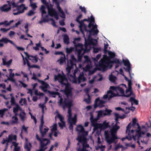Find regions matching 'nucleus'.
<instances>
[{
  "instance_id": "obj_2",
  "label": "nucleus",
  "mask_w": 151,
  "mask_h": 151,
  "mask_svg": "<svg viewBox=\"0 0 151 151\" xmlns=\"http://www.w3.org/2000/svg\"><path fill=\"white\" fill-rule=\"evenodd\" d=\"M114 63L121 65L122 62L119 59H115L113 60H111L108 58L106 59H101L99 62L98 69L99 70L104 72L107 70L108 67L109 68H111L112 66L111 64Z\"/></svg>"
},
{
  "instance_id": "obj_59",
  "label": "nucleus",
  "mask_w": 151,
  "mask_h": 151,
  "mask_svg": "<svg viewBox=\"0 0 151 151\" xmlns=\"http://www.w3.org/2000/svg\"><path fill=\"white\" fill-rule=\"evenodd\" d=\"M11 105H16L17 104H16V103L15 101V99L14 97H12L11 98Z\"/></svg>"
},
{
  "instance_id": "obj_7",
  "label": "nucleus",
  "mask_w": 151,
  "mask_h": 151,
  "mask_svg": "<svg viewBox=\"0 0 151 151\" xmlns=\"http://www.w3.org/2000/svg\"><path fill=\"white\" fill-rule=\"evenodd\" d=\"M91 44L94 45L93 41L92 40H85L84 45L85 48L84 51L83 52V54L88 53L90 50L91 49L90 45Z\"/></svg>"
},
{
  "instance_id": "obj_30",
  "label": "nucleus",
  "mask_w": 151,
  "mask_h": 151,
  "mask_svg": "<svg viewBox=\"0 0 151 151\" xmlns=\"http://www.w3.org/2000/svg\"><path fill=\"white\" fill-rule=\"evenodd\" d=\"M25 115L26 114L24 112H21L19 115V117L22 122H24L25 120Z\"/></svg>"
},
{
  "instance_id": "obj_62",
  "label": "nucleus",
  "mask_w": 151,
  "mask_h": 151,
  "mask_svg": "<svg viewBox=\"0 0 151 151\" xmlns=\"http://www.w3.org/2000/svg\"><path fill=\"white\" fill-rule=\"evenodd\" d=\"M8 4H10L11 5H11L12 6V7H17V5H17V4L15 3V2L13 1H12L10 3H9Z\"/></svg>"
},
{
  "instance_id": "obj_5",
  "label": "nucleus",
  "mask_w": 151,
  "mask_h": 151,
  "mask_svg": "<svg viewBox=\"0 0 151 151\" xmlns=\"http://www.w3.org/2000/svg\"><path fill=\"white\" fill-rule=\"evenodd\" d=\"M48 92L49 94L50 97L55 98L56 96H58V97L60 98L59 101L58 102L59 105L61 106V105H62L63 104L64 100H63L61 95L59 92H58L52 91H48Z\"/></svg>"
},
{
  "instance_id": "obj_29",
  "label": "nucleus",
  "mask_w": 151,
  "mask_h": 151,
  "mask_svg": "<svg viewBox=\"0 0 151 151\" xmlns=\"http://www.w3.org/2000/svg\"><path fill=\"white\" fill-rule=\"evenodd\" d=\"M82 52L79 51L78 52H76L77 53V56L78 60L79 61H81V60L82 58L83 57V55L85 54L83 53V52L81 54Z\"/></svg>"
},
{
  "instance_id": "obj_49",
  "label": "nucleus",
  "mask_w": 151,
  "mask_h": 151,
  "mask_svg": "<svg viewBox=\"0 0 151 151\" xmlns=\"http://www.w3.org/2000/svg\"><path fill=\"white\" fill-rule=\"evenodd\" d=\"M85 60V61L87 63H91V61L90 59L88 57L87 55H85L84 57Z\"/></svg>"
},
{
  "instance_id": "obj_63",
  "label": "nucleus",
  "mask_w": 151,
  "mask_h": 151,
  "mask_svg": "<svg viewBox=\"0 0 151 151\" xmlns=\"http://www.w3.org/2000/svg\"><path fill=\"white\" fill-rule=\"evenodd\" d=\"M58 117L59 119L61 122L64 121H63V120L64 119V118L60 114H58Z\"/></svg>"
},
{
  "instance_id": "obj_40",
  "label": "nucleus",
  "mask_w": 151,
  "mask_h": 151,
  "mask_svg": "<svg viewBox=\"0 0 151 151\" xmlns=\"http://www.w3.org/2000/svg\"><path fill=\"white\" fill-rule=\"evenodd\" d=\"M131 123H130L127 127V129L126 131V133H127L128 132V135L129 134L130 129L131 128Z\"/></svg>"
},
{
  "instance_id": "obj_48",
  "label": "nucleus",
  "mask_w": 151,
  "mask_h": 151,
  "mask_svg": "<svg viewBox=\"0 0 151 151\" xmlns=\"http://www.w3.org/2000/svg\"><path fill=\"white\" fill-rule=\"evenodd\" d=\"M108 55L111 58H114L115 56V53L111 51L108 52Z\"/></svg>"
},
{
  "instance_id": "obj_27",
  "label": "nucleus",
  "mask_w": 151,
  "mask_h": 151,
  "mask_svg": "<svg viewBox=\"0 0 151 151\" xmlns=\"http://www.w3.org/2000/svg\"><path fill=\"white\" fill-rule=\"evenodd\" d=\"M8 138L10 141H12L13 140L16 141L17 136L16 135H13L12 134H11L8 136Z\"/></svg>"
},
{
  "instance_id": "obj_33",
  "label": "nucleus",
  "mask_w": 151,
  "mask_h": 151,
  "mask_svg": "<svg viewBox=\"0 0 151 151\" xmlns=\"http://www.w3.org/2000/svg\"><path fill=\"white\" fill-rule=\"evenodd\" d=\"M122 62L124 65L125 66H127L130 65V63L128 59L124 60L123 59L122 60Z\"/></svg>"
},
{
  "instance_id": "obj_18",
  "label": "nucleus",
  "mask_w": 151,
  "mask_h": 151,
  "mask_svg": "<svg viewBox=\"0 0 151 151\" xmlns=\"http://www.w3.org/2000/svg\"><path fill=\"white\" fill-rule=\"evenodd\" d=\"M119 128V126H116V125H114L110 129L111 133L115 134Z\"/></svg>"
},
{
  "instance_id": "obj_53",
  "label": "nucleus",
  "mask_w": 151,
  "mask_h": 151,
  "mask_svg": "<svg viewBox=\"0 0 151 151\" xmlns=\"http://www.w3.org/2000/svg\"><path fill=\"white\" fill-rule=\"evenodd\" d=\"M35 14V12L32 10H30L27 14V15L28 16H31L34 15Z\"/></svg>"
},
{
  "instance_id": "obj_16",
  "label": "nucleus",
  "mask_w": 151,
  "mask_h": 151,
  "mask_svg": "<svg viewBox=\"0 0 151 151\" xmlns=\"http://www.w3.org/2000/svg\"><path fill=\"white\" fill-rule=\"evenodd\" d=\"M68 121L70 124H72L74 125H76L77 121V115L76 114H75L73 118H72V116H71L70 118L69 117H68Z\"/></svg>"
},
{
  "instance_id": "obj_28",
  "label": "nucleus",
  "mask_w": 151,
  "mask_h": 151,
  "mask_svg": "<svg viewBox=\"0 0 151 151\" xmlns=\"http://www.w3.org/2000/svg\"><path fill=\"white\" fill-rule=\"evenodd\" d=\"M99 103H98L99 107L101 108L104 106V104H105L106 102V101H104L103 100H100L99 101Z\"/></svg>"
},
{
  "instance_id": "obj_58",
  "label": "nucleus",
  "mask_w": 151,
  "mask_h": 151,
  "mask_svg": "<svg viewBox=\"0 0 151 151\" xmlns=\"http://www.w3.org/2000/svg\"><path fill=\"white\" fill-rule=\"evenodd\" d=\"M128 82V90H129L130 89H132V81L131 80H129Z\"/></svg>"
},
{
  "instance_id": "obj_46",
  "label": "nucleus",
  "mask_w": 151,
  "mask_h": 151,
  "mask_svg": "<svg viewBox=\"0 0 151 151\" xmlns=\"http://www.w3.org/2000/svg\"><path fill=\"white\" fill-rule=\"evenodd\" d=\"M99 101V98H98L96 99L95 101V104L94 105V108H96L97 107H99L98 104H97V102Z\"/></svg>"
},
{
  "instance_id": "obj_17",
  "label": "nucleus",
  "mask_w": 151,
  "mask_h": 151,
  "mask_svg": "<svg viewBox=\"0 0 151 151\" xmlns=\"http://www.w3.org/2000/svg\"><path fill=\"white\" fill-rule=\"evenodd\" d=\"M42 83V86L40 87L42 90L44 92H46L47 91V89L49 86L47 83L43 81H41Z\"/></svg>"
},
{
  "instance_id": "obj_37",
  "label": "nucleus",
  "mask_w": 151,
  "mask_h": 151,
  "mask_svg": "<svg viewBox=\"0 0 151 151\" xmlns=\"http://www.w3.org/2000/svg\"><path fill=\"white\" fill-rule=\"evenodd\" d=\"M61 123L59 122L58 125L61 129H63L64 127L65 126V124L64 121L61 122Z\"/></svg>"
},
{
  "instance_id": "obj_54",
  "label": "nucleus",
  "mask_w": 151,
  "mask_h": 151,
  "mask_svg": "<svg viewBox=\"0 0 151 151\" xmlns=\"http://www.w3.org/2000/svg\"><path fill=\"white\" fill-rule=\"evenodd\" d=\"M83 20H81L80 21V23H78L79 24H80V30L81 32H82V34H83L84 35V32L83 31V30L81 26L84 24V22H83Z\"/></svg>"
},
{
  "instance_id": "obj_52",
  "label": "nucleus",
  "mask_w": 151,
  "mask_h": 151,
  "mask_svg": "<svg viewBox=\"0 0 151 151\" xmlns=\"http://www.w3.org/2000/svg\"><path fill=\"white\" fill-rule=\"evenodd\" d=\"M101 48L100 47L93 48V52L94 53H96L101 50Z\"/></svg>"
},
{
  "instance_id": "obj_36",
  "label": "nucleus",
  "mask_w": 151,
  "mask_h": 151,
  "mask_svg": "<svg viewBox=\"0 0 151 151\" xmlns=\"http://www.w3.org/2000/svg\"><path fill=\"white\" fill-rule=\"evenodd\" d=\"M40 10L42 12V16L43 17V15L46 13V12L45 10V8L44 6L42 5L40 8Z\"/></svg>"
},
{
  "instance_id": "obj_11",
  "label": "nucleus",
  "mask_w": 151,
  "mask_h": 151,
  "mask_svg": "<svg viewBox=\"0 0 151 151\" xmlns=\"http://www.w3.org/2000/svg\"><path fill=\"white\" fill-rule=\"evenodd\" d=\"M74 79L73 82L75 83H77L78 82V84H80L81 82H84L86 80V78L84 77L83 74L81 73L79 75L77 79L76 76L75 78L74 77Z\"/></svg>"
},
{
  "instance_id": "obj_31",
  "label": "nucleus",
  "mask_w": 151,
  "mask_h": 151,
  "mask_svg": "<svg viewBox=\"0 0 151 151\" xmlns=\"http://www.w3.org/2000/svg\"><path fill=\"white\" fill-rule=\"evenodd\" d=\"M65 55H64L63 56L60 57V59L58 60V61H60V65H62L65 62Z\"/></svg>"
},
{
  "instance_id": "obj_9",
  "label": "nucleus",
  "mask_w": 151,
  "mask_h": 151,
  "mask_svg": "<svg viewBox=\"0 0 151 151\" xmlns=\"http://www.w3.org/2000/svg\"><path fill=\"white\" fill-rule=\"evenodd\" d=\"M41 124L39 127V130L40 133L41 134L42 137H43L46 134V133L48 132L49 129L47 127L44 129V131L42 130L43 129V125L44 124V122L43 121V116H42V118L41 120Z\"/></svg>"
},
{
  "instance_id": "obj_60",
  "label": "nucleus",
  "mask_w": 151,
  "mask_h": 151,
  "mask_svg": "<svg viewBox=\"0 0 151 151\" xmlns=\"http://www.w3.org/2000/svg\"><path fill=\"white\" fill-rule=\"evenodd\" d=\"M118 88V86H110V89L111 90H113L114 91H117V89Z\"/></svg>"
},
{
  "instance_id": "obj_39",
  "label": "nucleus",
  "mask_w": 151,
  "mask_h": 151,
  "mask_svg": "<svg viewBox=\"0 0 151 151\" xmlns=\"http://www.w3.org/2000/svg\"><path fill=\"white\" fill-rule=\"evenodd\" d=\"M7 110L6 109L0 110V116L1 118H3L4 113Z\"/></svg>"
},
{
  "instance_id": "obj_4",
  "label": "nucleus",
  "mask_w": 151,
  "mask_h": 151,
  "mask_svg": "<svg viewBox=\"0 0 151 151\" xmlns=\"http://www.w3.org/2000/svg\"><path fill=\"white\" fill-rule=\"evenodd\" d=\"M98 120L97 118H94L93 116L92 113L90 114V120L91 122V125L94 127L93 130L94 131L97 130L98 128H100L99 126L100 124L97 123Z\"/></svg>"
},
{
  "instance_id": "obj_25",
  "label": "nucleus",
  "mask_w": 151,
  "mask_h": 151,
  "mask_svg": "<svg viewBox=\"0 0 151 151\" xmlns=\"http://www.w3.org/2000/svg\"><path fill=\"white\" fill-rule=\"evenodd\" d=\"M108 91V94L109 95V97L108 100H109L110 99L116 96V94L113 92L111 90H109Z\"/></svg>"
},
{
  "instance_id": "obj_26",
  "label": "nucleus",
  "mask_w": 151,
  "mask_h": 151,
  "mask_svg": "<svg viewBox=\"0 0 151 151\" xmlns=\"http://www.w3.org/2000/svg\"><path fill=\"white\" fill-rule=\"evenodd\" d=\"M32 147V145L30 143H29L28 144L27 143L24 146V148L27 151H30Z\"/></svg>"
},
{
  "instance_id": "obj_57",
  "label": "nucleus",
  "mask_w": 151,
  "mask_h": 151,
  "mask_svg": "<svg viewBox=\"0 0 151 151\" xmlns=\"http://www.w3.org/2000/svg\"><path fill=\"white\" fill-rule=\"evenodd\" d=\"M30 6L32 7L33 10H35L36 8L37 7L36 3H33L30 4Z\"/></svg>"
},
{
  "instance_id": "obj_38",
  "label": "nucleus",
  "mask_w": 151,
  "mask_h": 151,
  "mask_svg": "<svg viewBox=\"0 0 151 151\" xmlns=\"http://www.w3.org/2000/svg\"><path fill=\"white\" fill-rule=\"evenodd\" d=\"M14 73H12V74H10V73H9V78H8V80H10V81L14 82L15 81V80L13 79V77L14 76Z\"/></svg>"
},
{
  "instance_id": "obj_45",
  "label": "nucleus",
  "mask_w": 151,
  "mask_h": 151,
  "mask_svg": "<svg viewBox=\"0 0 151 151\" xmlns=\"http://www.w3.org/2000/svg\"><path fill=\"white\" fill-rule=\"evenodd\" d=\"M57 130V125L56 124H54L53 127L51 129V132L53 133Z\"/></svg>"
},
{
  "instance_id": "obj_56",
  "label": "nucleus",
  "mask_w": 151,
  "mask_h": 151,
  "mask_svg": "<svg viewBox=\"0 0 151 151\" xmlns=\"http://www.w3.org/2000/svg\"><path fill=\"white\" fill-rule=\"evenodd\" d=\"M41 1L42 3L47 7L49 6L48 2H47L46 0H41Z\"/></svg>"
},
{
  "instance_id": "obj_55",
  "label": "nucleus",
  "mask_w": 151,
  "mask_h": 151,
  "mask_svg": "<svg viewBox=\"0 0 151 151\" xmlns=\"http://www.w3.org/2000/svg\"><path fill=\"white\" fill-rule=\"evenodd\" d=\"M12 118L14 120L12 121L13 123H16L18 122V119L16 116H13Z\"/></svg>"
},
{
  "instance_id": "obj_8",
  "label": "nucleus",
  "mask_w": 151,
  "mask_h": 151,
  "mask_svg": "<svg viewBox=\"0 0 151 151\" xmlns=\"http://www.w3.org/2000/svg\"><path fill=\"white\" fill-rule=\"evenodd\" d=\"M17 9H18L17 12L13 13V15H17L20 14L24 13L25 10L27 9V7L25 6V4H22L19 5L17 6Z\"/></svg>"
},
{
  "instance_id": "obj_12",
  "label": "nucleus",
  "mask_w": 151,
  "mask_h": 151,
  "mask_svg": "<svg viewBox=\"0 0 151 151\" xmlns=\"http://www.w3.org/2000/svg\"><path fill=\"white\" fill-rule=\"evenodd\" d=\"M75 47L76 52H78L79 51L82 52V51H84V48H83V45L81 43H78L75 45Z\"/></svg>"
},
{
  "instance_id": "obj_10",
  "label": "nucleus",
  "mask_w": 151,
  "mask_h": 151,
  "mask_svg": "<svg viewBox=\"0 0 151 151\" xmlns=\"http://www.w3.org/2000/svg\"><path fill=\"white\" fill-rule=\"evenodd\" d=\"M111 137H110L108 135H106V141L109 144H111L112 143L114 142L115 140L118 139L116 134L111 133Z\"/></svg>"
},
{
  "instance_id": "obj_6",
  "label": "nucleus",
  "mask_w": 151,
  "mask_h": 151,
  "mask_svg": "<svg viewBox=\"0 0 151 151\" xmlns=\"http://www.w3.org/2000/svg\"><path fill=\"white\" fill-rule=\"evenodd\" d=\"M40 148L39 150L36 151H44L47 148H44L48 144L50 143V140L47 138L42 139L40 142Z\"/></svg>"
},
{
  "instance_id": "obj_23",
  "label": "nucleus",
  "mask_w": 151,
  "mask_h": 151,
  "mask_svg": "<svg viewBox=\"0 0 151 151\" xmlns=\"http://www.w3.org/2000/svg\"><path fill=\"white\" fill-rule=\"evenodd\" d=\"M60 3L59 4H56V8L58 9V10L59 12L61 13L63 16L62 17L63 18L65 17V14L63 12V10H62V9L60 7Z\"/></svg>"
},
{
  "instance_id": "obj_21",
  "label": "nucleus",
  "mask_w": 151,
  "mask_h": 151,
  "mask_svg": "<svg viewBox=\"0 0 151 151\" xmlns=\"http://www.w3.org/2000/svg\"><path fill=\"white\" fill-rule=\"evenodd\" d=\"M91 21L89 22V23L88 25V27L89 28H91L92 26H93L95 22L94 18L93 17L92 15L91 16Z\"/></svg>"
},
{
  "instance_id": "obj_50",
  "label": "nucleus",
  "mask_w": 151,
  "mask_h": 151,
  "mask_svg": "<svg viewBox=\"0 0 151 151\" xmlns=\"http://www.w3.org/2000/svg\"><path fill=\"white\" fill-rule=\"evenodd\" d=\"M88 98L84 99V101L87 103L88 104H89L91 103V100L90 96L89 94H88Z\"/></svg>"
},
{
  "instance_id": "obj_34",
  "label": "nucleus",
  "mask_w": 151,
  "mask_h": 151,
  "mask_svg": "<svg viewBox=\"0 0 151 151\" xmlns=\"http://www.w3.org/2000/svg\"><path fill=\"white\" fill-rule=\"evenodd\" d=\"M16 106L14 107L13 109V112L14 113H18V110L20 109V106L18 104H16Z\"/></svg>"
},
{
  "instance_id": "obj_42",
  "label": "nucleus",
  "mask_w": 151,
  "mask_h": 151,
  "mask_svg": "<svg viewBox=\"0 0 151 151\" xmlns=\"http://www.w3.org/2000/svg\"><path fill=\"white\" fill-rule=\"evenodd\" d=\"M117 88V91H119L120 93L122 94V95H123L124 93V90L122 88L120 87L119 86H118V88Z\"/></svg>"
},
{
  "instance_id": "obj_35",
  "label": "nucleus",
  "mask_w": 151,
  "mask_h": 151,
  "mask_svg": "<svg viewBox=\"0 0 151 151\" xmlns=\"http://www.w3.org/2000/svg\"><path fill=\"white\" fill-rule=\"evenodd\" d=\"M67 67L66 68V70L68 72V73H69L70 72L71 70L73 68V67L69 65V62L68 60L67 62Z\"/></svg>"
},
{
  "instance_id": "obj_13",
  "label": "nucleus",
  "mask_w": 151,
  "mask_h": 151,
  "mask_svg": "<svg viewBox=\"0 0 151 151\" xmlns=\"http://www.w3.org/2000/svg\"><path fill=\"white\" fill-rule=\"evenodd\" d=\"M11 5L10 4H5L2 6L1 8V10L5 12H7L11 10Z\"/></svg>"
},
{
  "instance_id": "obj_61",
  "label": "nucleus",
  "mask_w": 151,
  "mask_h": 151,
  "mask_svg": "<svg viewBox=\"0 0 151 151\" xmlns=\"http://www.w3.org/2000/svg\"><path fill=\"white\" fill-rule=\"evenodd\" d=\"M125 109H128L129 110H131L132 111H134L135 109V108L132 105L131 106L129 107H126Z\"/></svg>"
},
{
  "instance_id": "obj_43",
  "label": "nucleus",
  "mask_w": 151,
  "mask_h": 151,
  "mask_svg": "<svg viewBox=\"0 0 151 151\" xmlns=\"http://www.w3.org/2000/svg\"><path fill=\"white\" fill-rule=\"evenodd\" d=\"M9 39L7 38H2L0 40V42H3L5 43L6 44L8 42Z\"/></svg>"
},
{
  "instance_id": "obj_14",
  "label": "nucleus",
  "mask_w": 151,
  "mask_h": 151,
  "mask_svg": "<svg viewBox=\"0 0 151 151\" xmlns=\"http://www.w3.org/2000/svg\"><path fill=\"white\" fill-rule=\"evenodd\" d=\"M47 8L48 10V14L50 16L53 17L55 14H56L57 12L55 9L53 8H50V6H48Z\"/></svg>"
},
{
  "instance_id": "obj_32",
  "label": "nucleus",
  "mask_w": 151,
  "mask_h": 151,
  "mask_svg": "<svg viewBox=\"0 0 151 151\" xmlns=\"http://www.w3.org/2000/svg\"><path fill=\"white\" fill-rule=\"evenodd\" d=\"M13 22L14 20H13L10 21L9 22H8L7 20H5L3 22V25L5 27H7L9 25Z\"/></svg>"
},
{
  "instance_id": "obj_22",
  "label": "nucleus",
  "mask_w": 151,
  "mask_h": 151,
  "mask_svg": "<svg viewBox=\"0 0 151 151\" xmlns=\"http://www.w3.org/2000/svg\"><path fill=\"white\" fill-rule=\"evenodd\" d=\"M92 27H93L92 29L90 30L87 29L86 28H85V30L86 31L88 32H89V34L88 35L89 37L91 35V32H92V31L93 30H94L96 29H97V25L96 24H95V25H93Z\"/></svg>"
},
{
  "instance_id": "obj_3",
  "label": "nucleus",
  "mask_w": 151,
  "mask_h": 151,
  "mask_svg": "<svg viewBox=\"0 0 151 151\" xmlns=\"http://www.w3.org/2000/svg\"><path fill=\"white\" fill-rule=\"evenodd\" d=\"M73 105V101L72 100L68 98H65L63 101V104L62 106L63 110H65V108L67 107L68 108V117H70L72 116L71 109V107Z\"/></svg>"
},
{
  "instance_id": "obj_51",
  "label": "nucleus",
  "mask_w": 151,
  "mask_h": 151,
  "mask_svg": "<svg viewBox=\"0 0 151 151\" xmlns=\"http://www.w3.org/2000/svg\"><path fill=\"white\" fill-rule=\"evenodd\" d=\"M79 8L81 9V12H83L85 14H86L87 11L86 8L84 6L82 7L81 6H80Z\"/></svg>"
},
{
  "instance_id": "obj_64",
  "label": "nucleus",
  "mask_w": 151,
  "mask_h": 151,
  "mask_svg": "<svg viewBox=\"0 0 151 151\" xmlns=\"http://www.w3.org/2000/svg\"><path fill=\"white\" fill-rule=\"evenodd\" d=\"M48 20L45 19H42V18L41 19V20L39 21V23L40 24L42 25V23L43 22H48Z\"/></svg>"
},
{
  "instance_id": "obj_24",
  "label": "nucleus",
  "mask_w": 151,
  "mask_h": 151,
  "mask_svg": "<svg viewBox=\"0 0 151 151\" xmlns=\"http://www.w3.org/2000/svg\"><path fill=\"white\" fill-rule=\"evenodd\" d=\"M76 131H78L79 133H81V132L84 131V129L83 126L81 125H78L76 129Z\"/></svg>"
},
{
  "instance_id": "obj_44",
  "label": "nucleus",
  "mask_w": 151,
  "mask_h": 151,
  "mask_svg": "<svg viewBox=\"0 0 151 151\" xmlns=\"http://www.w3.org/2000/svg\"><path fill=\"white\" fill-rule=\"evenodd\" d=\"M116 77L115 76L112 75L110 76L109 80L111 82H115Z\"/></svg>"
},
{
  "instance_id": "obj_19",
  "label": "nucleus",
  "mask_w": 151,
  "mask_h": 151,
  "mask_svg": "<svg viewBox=\"0 0 151 151\" xmlns=\"http://www.w3.org/2000/svg\"><path fill=\"white\" fill-rule=\"evenodd\" d=\"M28 59L33 63H36L37 62L38 59H39L37 57V55H36L35 56L32 55H30L28 57Z\"/></svg>"
},
{
  "instance_id": "obj_41",
  "label": "nucleus",
  "mask_w": 151,
  "mask_h": 151,
  "mask_svg": "<svg viewBox=\"0 0 151 151\" xmlns=\"http://www.w3.org/2000/svg\"><path fill=\"white\" fill-rule=\"evenodd\" d=\"M124 69L125 70L126 72H128L129 73V75H131L130 73V70H131V66H127V68L124 67Z\"/></svg>"
},
{
  "instance_id": "obj_20",
  "label": "nucleus",
  "mask_w": 151,
  "mask_h": 151,
  "mask_svg": "<svg viewBox=\"0 0 151 151\" xmlns=\"http://www.w3.org/2000/svg\"><path fill=\"white\" fill-rule=\"evenodd\" d=\"M63 40L64 43L67 45H68L69 43V38L67 34L64 35L63 37Z\"/></svg>"
},
{
  "instance_id": "obj_1",
  "label": "nucleus",
  "mask_w": 151,
  "mask_h": 151,
  "mask_svg": "<svg viewBox=\"0 0 151 151\" xmlns=\"http://www.w3.org/2000/svg\"><path fill=\"white\" fill-rule=\"evenodd\" d=\"M55 81H58L63 87L65 86V93L67 97L72 94V88L65 76L58 73L57 75H54Z\"/></svg>"
},
{
  "instance_id": "obj_47",
  "label": "nucleus",
  "mask_w": 151,
  "mask_h": 151,
  "mask_svg": "<svg viewBox=\"0 0 151 151\" xmlns=\"http://www.w3.org/2000/svg\"><path fill=\"white\" fill-rule=\"evenodd\" d=\"M73 50V49L72 47H70V48L67 47L66 48V52L68 54H69L72 52Z\"/></svg>"
},
{
  "instance_id": "obj_15",
  "label": "nucleus",
  "mask_w": 151,
  "mask_h": 151,
  "mask_svg": "<svg viewBox=\"0 0 151 151\" xmlns=\"http://www.w3.org/2000/svg\"><path fill=\"white\" fill-rule=\"evenodd\" d=\"M134 95L132 89H130L128 90V88L126 90L125 93H124L123 95H122V96L125 97H129L131 95Z\"/></svg>"
}]
</instances>
